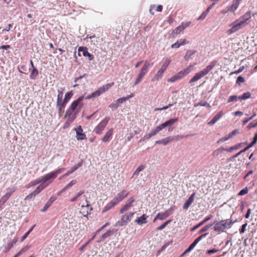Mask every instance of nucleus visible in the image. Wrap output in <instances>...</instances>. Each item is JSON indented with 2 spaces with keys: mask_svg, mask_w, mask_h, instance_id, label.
Returning <instances> with one entry per match:
<instances>
[{
  "mask_svg": "<svg viewBox=\"0 0 257 257\" xmlns=\"http://www.w3.org/2000/svg\"><path fill=\"white\" fill-rule=\"evenodd\" d=\"M250 18L251 13L250 12L246 13L238 19L231 24L230 26H231V28L228 30L226 33L228 35H230L237 31L241 28L244 27L247 24V21H249Z\"/></svg>",
  "mask_w": 257,
  "mask_h": 257,
  "instance_id": "f257e3e1",
  "label": "nucleus"
},
{
  "mask_svg": "<svg viewBox=\"0 0 257 257\" xmlns=\"http://www.w3.org/2000/svg\"><path fill=\"white\" fill-rule=\"evenodd\" d=\"M232 221L230 220H222L220 221H215L214 222L213 229L218 232H222L225 229L229 228L232 224Z\"/></svg>",
  "mask_w": 257,
  "mask_h": 257,
  "instance_id": "f03ea898",
  "label": "nucleus"
},
{
  "mask_svg": "<svg viewBox=\"0 0 257 257\" xmlns=\"http://www.w3.org/2000/svg\"><path fill=\"white\" fill-rule=\"evenodd\" d=\"M214 65L213 64H210L205 69L196 73L190 80L189 83H192L195 82L202 78L205 75H207L209 72V71L212 69V68L214 67Z\"/></svg>",
  "mask_w": 257,
  "mask_h": 257,
  "instance_id": "7ed1b4c3",
  "label": "nucleus"
},
{
  "mask_svg": "<svg viewBox=\"0 0 257 257\" xmlns=\"http://www.w3.org/2000/svg\"><path fill=\"white\" fill-rule=\"evenodd\" d=\"M191 71V68L189 67L184 69L169 79L168 81L170 82H174L176 81H178L189 74Z\"/></svg>",
  "mask_w": 257,
  "mask_h": 257,
  "instance_id": "20e7f679",
  "label": "nucleus"
},
{
  "mask_svg": "<svg viewBox=\"0 0 257 257\" xmlns=\"http://www.w3.org/2000/svg\"><path fill=\"white\" fill-rule=\"evenodd\" d=\"M134 212H130L122 215L120 220H119L115 224V226H125L131 220L132 217L134 215Z\"/></svg>",
  "mask_w": 257,
  "mask_h": 257,
  "instance_id": "39448f33",
  "label": "nucleus"
},
{
  "mask_svg": "<svg viewBox=\"0 0 257 257\" xmlns=\"http://www.w3.org/2000/svg\"><path fill=\"white\" fill-rule=\"evenodd\" d=\"M109 119L110 118L109 117H105L94 128V132L97 134H101L108 123Z\"/></svg>",
  "mask_w": 257,
  "mask_h": 257,
  "instance_id": "423d86ee",
  "label": "nucleus"
},
{
  "mask_svg": "<svg viewBox=\"0 0 257 257\" xmlns=\"http://www.w3.org/2000/svg\"><path fill=\"white\" fill-rule=\"evenodd\" d=\"M41 178L42 181V184L47 185V186L50 184L52 182L53 180L56 178L52 172L46 174Z\"/></svg>",
  "mask_w": 257,
  "mask_h": 257,
  "instance_id": "0eeeda50",
  "label": "nucleus"
},
{
  "mask_svg": "<svg viewBox=\"0 0 257 257\" xmlns=\"http://www.w3.org/2000/svg\"><path fill=\"white\" fill-rule=\"evenodd\" d=\"M84 97L83 96H80L76 100L73 101L70 107L75 110L76 109L77 112H78L80 108H81L82 105V101L83 100Z\"/></svg>",
  "mask_w": 257,
  "mask_h": 257,
  "instance_id": "6e6552de",
  "label": "nucleus"
},
{
  "mask_svg": "<svg viewBox=\"0 0 257 257\" xmlns=\"http://www.w3.org/2000/svg\"><path fill=\"white\" fill-rule=\"evenodd\" d=\"M188 25L187 24H182L181 25L177 27L173 30L172 32L170 35V38H174L178 34H179L182 32Z\"/></svg>",
  "mask_w": 257,
  "mask_h": 257,
  "instance_id": "1a4fd4ad",
  "label": "nucleus"
},
{
  "mask_svg": "<svg viewBox=\"0 0 257 257\" xmlns=\"http://www.w3.org/2000/svg\"><path fill=\"white\" fill-rule=\"evenodd\" d=\"M173 209L170 208L164 213H159L154 220L155 221L157 219L162 220L166 219L172 213Z\"/></svg>",
  "mask_w": 257,
  "mask_h": 257,
  "instance_id": "9d476101",
  "label": "nucleus"
},
{
  "mask_svg": "<svg viewBox=\"0 0 257 257\" xmlns=\"http://www.w3.org/2000/svg\"><path fill=\"white\" fill-rule=\"evenodd\" d=\"M135 200L134 198H131L126 202L125 204L123 207L120 210V213L122 214L124 212L128 210L130 207L132 206L133 203L135 202Z\"/></svg>",
  "mask_w": 257,
  "mask_h": 257,
  "instance_id": "9b49d317",
  "label": "nucleus"
},
{
  "mask_svg": "<svg viewBox=\"0 0 257 257\" xmlns=\"http://www.w3.org/2000/svg\"><path fill=\"white\" fill-rule=\"evenodd\" d=\"M128 194V192L126 190H122L121 192L119 193L113 199L116 202L118 203L120 201L122 200L125 198Z\"/></svg>",
  "mask_w": 257,
  "mask_h": 257,
  "instance_id": "f8f14e48",
  "label": "nucleus"
},
{
  "mask_svg": "<svg viewBox=\"0 0 257 257\" xmlns=\"http://www.w3.org/2000/svg\"><path fill=\"white\" fill-rule=\"evenodd\" d=\"M86 39H89L91 44L95 46H97L99 43L102 41V38L95 37L94 35L90 36H87Z\"/></svg>",
  "mask_w": 257,
  "mask_h": 257,
  "instance_id": "ddd939ff",
  "label": "nucleus"
},
{
  "mask_svg": "<svg viewBox=\"0 0 257 257\" xmlns=\"http://www.w3.org/2000/svg\"><path fill=\"white\" fill-rule=\"evenodd\" d=\"M151 66V64L148 62H146L143 67L142 68L139 76L143 78L145 74L148 72L149 68Z\"/></svg>",
  "mask_w": 257,
  "mask_h": 257,
  "instance_id": "4468645a",
  "label": "nucleus"
},
{
  "mask_svg": "<svg viewBox=\"0 0 257 257\" xmlns=\"http://www.w3.org/2000/svg\"><path fill=\"white\" fill-rule=\"evenodd\" d=\"M75 131L76 133V138L78 140H82L86 138V136L83 133V130L81 126H79L76 128Z\"/></svg>",
  "mask_w": 257,
  "mask_h": 257,
  "instance_id": "2eb2a0df",
  "label": "nucleus"
},
{
  "mask_svg": "<svg viewBox=\"0 0 257 257\" xmlns=\"http://www.w3.org/2000/svg\"><path fill=\"white\" fill-rule=\"evenodd\" d=\"M207 235V233L202 234L199 237H198L195 240L193 241V242L189 246V247L186 250L185 252H189L192 250L195 245L198 243V242L202 239L203 237Z\"/></svg>",
  "mask_w": 257,
  "mask_h": 257,
  "instance_id": "dca6fc26",
  "label": "nucleus"
},
{
  "mask_svg": "<svg viewBox=\"0 0 257 257\" xmlns=\"http://www.w3.org/2000/svg\"><path fill=\"white\" fill-rule=\"evenodd\" d=\"M80 52H82L83 55L88 57L89 60H91L93 59V56L88 52L86 48L80 47L78 48V55L79 56H80Z\"/></svg>",
  "mask_w": 257,
  "mask_h": 257,
  "instance_id": "f3484780",
  "label": "nucleus"
},
{
  "mask_svg": "<svg viewBox=\"0 0 257 257\" xmlns=\"http://www.w3.org/2000/svg\"><path fill=\"white\" fill-rule=\"evenodd\" d=\"M195 195V193H192L191 195L190 196V197L186 200V201L185 202L183 206V208L184 209H187L189 208V207L191 205V204L192 203L194 200Z\"/></svg>",
  "mask_w": 257,
  "mask_h": 257,
  "instance_id": "a211bd4d",
  "label": "nucleus"
},
{
  "mask_svg": "<svg viewBox=\"0 0 257 257\" xmlns=\"http://www.w3.org/2000/svg\"><path fill=\"white\" fill-rule=\"evenodd\" d=\"M177 121H178L177 117L171 118V119H170L169 120L166 121L164 123H163L162 124H160V125H161L162 128L163 129L167 126H171Z\"/></svg>",
  "mask_w": 257,
  "mask_h": 257,
  "instance_id": "6ab92c4d",
  "label": "nucleus"
},
{
  "mask_svg": "<svg viewBox=\"0 0 257 257\" xmlns=\"http://www.w3.org/2000/svg\"><path fill=\"white\" fill-rule=\"evenodd\" d=\"M223 115L222 111H220L218 112L214 117L208 122L209 125H213L217 120H218Z\"/></svg>",
  "mask_w": 257,
  "mask_h": 257,
  "instance_id": "aec40b11",
  "label": "nucleus"
},
{
  "mask_svg": "<svg viewBox=\"0 0 257 257\" xmlns=\"http://www.w3.org/2000/svg\"><path fill=\"white\" fill-rule=\"evenodd\" d=\"M241 1L242 0H233L232 4L229 7L228 11L232 12H235L238 8Z\"/></svg>",
  "mask_w": 257,
  "mask_h": 257,
  "instance_id": "412c9836",
  "label": "nucleus"
},
{
  "mask_svg": "<svg viewBox=\"0 0 257 257\" xmlns=\"http://www.w3.org/2000/svg\"><path fill=\"white\" fill-rule=\"evenodd\" d=\"M148 218V216L146 214H143L141 217H138L137 219L135 220V222L137 223L139 225H142L143 224H145L147 222V219Z\"/></svg>",
  "mask_w": 257,
  "mask_h": 257,
  "instance_id": "4be33fe9",
  "label": "nucleus"
},
{
  "mask_svg": "<svg viewBox=\"0 0 257 257\" xmlns=\"http://www.w3.org/2000/svg\"><path fill=\"white\" fill-rule=\"evenodd\" d=\"M173 140H174L173 137H167L166 138H165V139H162V140H160L157 141L156 142V144H162L164 145H166L168 144H169V143H171V142H172Z\"/></svg>",
  "mask_w": 257,
  "mask_h": 257,
  "instance_id": "5701e85b",
  "label": "nucleus"
},
{
  "mask_svg": "<svg viewBox=\"0 0 257 257\" xmlns=\"http://www.w3.org/2000/svg\"><path fill=\"white\" fill-rule=\"evenodd\" d=\"M112 134L113 130L111 128L106 133L104 137L101 139V141L103 142H108L111 139Z\"/></svg>",
  "mask_w": 257,
  "mask_h": 257,
  "instance_id": "b1692460",
  "label": "nucleus"
},
{
  "mask_svg": "<svg viewBox=\"0 0 257 257\" xmlns=\"http://www.w3.org/2000/svg\"><path fill=\"white\" fill-rule=\"evenodd\" d=\"M82 165V161L79 163L78 164L74 165L69 171L62 176L63 178L66 177L72 174L73 172L76 171L79 167Z\"/></svg>",
  "mask_w": 257,
  "mask_h": 257,
  "instance_id": "393cba45",
  "label": "nucleus"
},
{
  "mask_svg": "<svg viewBox=\"0 0 257 257\" xmlns=\"http://www.w3.org/2000/svg\"><path fill=\"white\" fill-rule=\"evenodd\" d=\"M113 233V230H108L105 233L103 234L97 240L98 242H101L105 238L110 236Z\"/></svg>",
  "mask_w": 257,
  "mask_h": 257,
  "instance_id": "a878e982",
  "label": "nucleus"
},
{
  "mask_svg": "<svg viewBox=\"0 0 257 257\" xmlns=\"http://www.w3.org/2000/svg\"><path fill=\"white\" fill-rule=\"evenodd\" d=\"M186 43H188V42H186V39H181L179 41H177V42L171 45V47L172 48H178L180 46L183 45Z\"/></svg>",
  "mask_w": 257,
  "mask_h": 257,
  "instance_id": "bb28decb",
  "label": "nucleus"
},
{
  "mask_svg": "<svg viewBox=\"0 0 257 257\" xmlns=\"http://www.w3.org/2000/svg\"><path fill=\"white\" fill-rule=\"evenodd\" d=\"M165 70L160 68L156 73V74L154 76V77L152 78V81H155L157 80H159L161 79L163 76V74Z\"/></svg>",
  "mask_w": 257,
  "mask_h": 257,
  "instance_id": "cd10ccee",
  "label": "nucleus"
},
{
  "mask_svg": "<svg viewBox=\"0 0 257 257\" xmlns=\"http://www.w3.org/2000/svg\"><path fill=\"white\" fill-rule=\"evenodd\" d=\"M116 202L113 199L108 204H107L104 208L102 212H105L116 205Z\"/></svg>",
  "mask_w": 257,
  "mask_h": 257,
  "instance_id": "c85d7f7f",
  "label": "nucleus"
},
{
  "mask_svg": "<svg viewBox=\"0 0 257 257\" xmlns=\"http://www.w3.org/2000/svg\"><path fill=\"white\" fill-rule=\"evenodd\" d=\"M30 71H31V75L30 76V79H35L38 75V71L35 68H30Z\"/></svg>",
  "mask_w": 257,
  "mask_h": 257,
  "instance_id": "c756f323",
  "label": "nucleus"
},
{
  "mask_svg": "<svg viewBox=\"0 0 257 257\" xmlns=\"http://www.w3.org/2000/svg\"><path fill=\"white\" fill-rule=\"evenodd\" d=\"M144 169L145 166L144 165L140 166L134 173L132 178H134L135 179H137L139 175L140 172L143 171Z\"/></svg>",
  "mask_w": 257,
  "mask_h": 257,
  "instance_id": "7c9ffc66",
  "label": "nucleus"
},
{
  "mask_svg": "<svg viewBox=\"0 0 257 257\" xmlns=\"http://www.w3.org/2000/svg\"><path fill=\"white\" fill-rule=\"evenodd\" d=\"M47 187V185H45L44 184H42L40 186H39L36 189L32 192V195H37L42 190H43L45 187Z\"/></svg>",
  "mask_w": 257,
  "mask_h": 257,
  "instance_id": "2f4dec72",
  "label": "nucleus"
},
{
  "mask_svg": "<svg viewBox=\"0 0 257 257\" xmlns=\"http://www.w3.org/2000/svg\"><path fill=\"white\" fill-rule=\"evenodd\" d=\"M224 150L225 148L222 147H220L213 152L212 156L214 157H216L218 156L220 154H221L223 151H224Z\"/></svg>",
  "mask_w": 257,
  "mask_h": 257,
  "instance_id": "473e14b6",
  "label": "nucleus"
},
{
  "mask_svg": "<svg viewBox=\"0 0 257 257\" xmlns=\"http://www.w3.org/2000/svg\"><path fill=\"white\" fill-rule=\"evenodd\" d=\"M18 238H14L12 241L9 242L7 246L6 247L5 250V252H7L9 251V250L13 247L14 245L18 241Z\"/></svg>",
  "mask_w": 257,
  "mask_h": 257,
  "instance_id": "72a5a7b5",
  "label": "nucleus"
},
{
  "mask_svg": "<svg viewBox=\"0 0 257 257\" xmlns=\"http://www.w3.org/2000/svg\"><path fill=\"white\" fill-rule=\"evenodd\" d=\"M113 85V83L107 84L105 85H103L102 86L100 87L98 89L101 91V92L102 93L104 92L105 91H107L109 89V88H110L112 85Z\"/></svg>",
  "mask_w": 257,
  "mask_h": 257,
  "instance_id": "f704fd0d",
  "label": "nucleus"
},
{
  "mask_svg": "<svg viewBox=\"0 0 257 257\" xmlns=\"http://www.w3.org/2000/svg\"><path fill=\"white\" fill-rule=\"evenodd\" d=\"M102 93L98 89L96 91H94V92L92 93L91 94L88 95L86 97V99H89L93 97H96L98 96H99Z\"/></svg>",
  "mask_w": 257,
  "mask_h": 257,
  "instance_id": "c9c22d12",
  "label": "nucleus"
},
{
  "mask_svg": "<svg viewBox=\"0 0 257 257\" xmlns=\"http://www.w3.org/2000/svg\"><path fill=\"white\" fill-rule=\"evenodd\" d=\"M102 93L98 89L96 91H94V92L92 93L91 94L88 95L86 97V99H89L93 97H96L98 96H99Z\"/></svg>",
  "mask_w": 257,
  "mask_h": 257,
  "instance_id": "e433bc0d",
  "label": "nucleus"
},
{
  "mask_svg": "<svg viewBox=\"0 0 257 257\" xmlns=\"http://www.w3.org/2000/svg\"><path fill=\"white\" fill-rule=\"evenodd\" d=\"M74 110L73 109H72L70 107L69 109L66 111V115H65V117H66L67 116H75V117H76V114L78 112H77V111L74 112Z\"/></svg>",
  "mask_w": 257,
  "mask_h": 257,
  "instance_id": "4c0bfd02",
  "label": "nucleus"
},
{
  "mask_svg": "<svg viewBox=\"0 0 257 257\" xmlns=\"http://www.w3.org/2000/svg\"><path fill=\"white\" fill-rule=\"evenodd\" d=\"M15 187L13 186L12 187H10L7 189V192L5 195L9 196V197L10 198L12 194L15 191Z\"/></svg>",
  "mask_w": 257,
  "mask_h": 257,
  "instance_id": "58836bf2",
  "label": "nucleus"
},
{
  "mask_svg": "<svg viewBox=\"0 0 257 257\" xmlns=\"http://www.w3.org/2000/svg\"><path fill=\"white\" fill-rule=\"evenodd\" d=\"M251 96V94L249 92L244 93L242 95L239 96V100L242 101L249 98Z\"/></svg>",
  "mask_w": 257,
  "mask_h": 257,
  "instance_id": "ea45409f",
  "label": "nucleus"
},
{
  "mask_svg": "<svg viewBox=\"0 0 257 257\" xmlns=\"http://www.w3.org/2000/svg\"><path fill=\"white\" fill-rule=\"evenodd\" d=\"M198 106H206L208 107H211L210 105L206 101H200L194 104L195 107H197Z\"/></svg>",
  "mask_w": 257,
  "mask_h": 257,
  "instance_id": "a19ab883",
  "label": "nucleus"
},
{
  "mask_svg": "<svg viewBox=\"0 0 257 257\" xmlns=\"http://www.w3.org/2000/svg\"><path fill=\"white\" fill-rule=\"evenodd\" d=\"M170 62H171V60L169 59L166 58L165 59L163 64L161 66V68L165 71L166 69H167V67L170 63Z\"/></svg>",
  "mask_w": 257,
  "mask_h": 257,
  "instance_id": "79ce46f5",
  "label": "nucleus"
},
{
  "mask_svg": "<svg viewBox=\"0 0 257 257\" xmlns=\"http://www.w3.org/2000/svg\"><path fill=\"white\" fill-rule=\"evenodd\" d=\"M81 207L83 208H86V214H83V216L84 217H86L88 214V212L89 211H90L91 210H92V208L91 207V206L88 204L87 203L86 205H81Z\"/></svg>",
  "mask_w": 257,
  "mask_h": 257,
  "instance_id": "37998d69",
  "label": "nucleus"
},
{
  "mask_svg": "<svg viewBox=\"0 0 257 257\" xmlns=\"http://www.w3.org/2000/svg\"><path fill=\"white\" fill-rule=\"evenodd\" d=\"M195 53V51L193 50H189L187 52L185 58L186 59H189L191 58L192 56H193Z\"/></svg>",
  "mask_w": 257,
  "mask_h": 257,
  "instance_id": "c03bdc74",
  "label": "nucleus"
},
{
  "mask_svg": "<svg viewBox=\"0 0 257 257\" xmlns=\"http://www.w3.org/2000/svg\"><path fill=\"white\" fill-rule=\"evenodd\" d=\"M76 183L75 180L71 181L68 184H67L61 191V192H64L66 191L67 189L71 187L73 185H74Z\"/></svg>",
  "mask_w": 257,
  "mask_h": 257,
  "instance_id": "a18cd8bd",
  "label": "nucleus"
},
{
  "mask_svg": "<svg viewBox=\"0 0 257 257\" xmlns=\"http://www.w3.org/2000/svg\"><path fill=\"white\" fill-rule=\"evenodd\" d=\"M9 199V196L5 195L0 200V208L5 203V202Z\"/></svg>",
  "mask_w": 257,
  "mask_h": 257,
  "instance_id": "49530a36",
  "label": "nucleus"
},
{
  "mask_svg": "<svg viewBox=\"0 0 257 257\" xmlns=\"http://www.w3.org/2000/svg\"><path fill=\"white\" fill-rule=\"evenodd\" d=\"M237 99L239 100V96H237L236 95H231L228 97L227 102H231L233 101H236Z\"/></svg>",
  "mask_w": 257,
  "mask_h": 257,
  "instance_id": "de8ad7c7",
  "label": "nucleus"
},
{
  "mask_svg": "<svg viewBox=\"0 0 257 257\" xmlns=\"http://www.w3.org/2000/svg\"><path fill=\"white\" fill-rule=\"evenodd\" d=\"M67 117H68V118L67 121L66 122L64 125V127H65L67 125H69L70 123H71L76 118L75 116H69Z\"/></svg>",
  "mask_w": 257,
  "mask_h": 257,
  "instance_id": "09e8293b",
  "label": "nucleus"
},
{
  "mask_svg": "<svg viewBox=\"0 0 257 257\" xmlns=\"http://www.w3.org/2000/svg\"><path fill=\"white\" fill-rule=\"evenodd\" d=\"M162 130L161 125H159L157 127V128H156L154 130H153L150 133L151 134V135L154 136L155 135H156L158 132H159L160 131H161Z\"/></svg>",
  "mask_w": 257,
  "mask_h": 257,
  "instance_id": "8fccbe9b",
  "label": "nucleus"
},
{
  "mask_svg": "<svg viewBox=\"0 0 257 257\" xmlns=\"http://www.w3.org/2000/svg\"><path fill=\"white\" fill-rule=\"evenodd\" d=\"M256 115V113L255 112H254L253 113V114L250 116L249 118H246L245 119V120H244L242 122V124L244 125H245L246 123H247L249 120H251L252 119H253Z\"/></svg>",
  "mask_w": 257,
  "mask_h": 257,
  "instance_id": "3c124183",
  "label": "nucleus"
},
{
  "mask_svg": "<svg viewBox=\"0 0 257 257\" xmlns=\"http://www.w3.org/2000/svg\"><path fill=\"white\" fill-rule=\"evenodd\" d=\"M171 221V220H169L167 221H166L165 223H164L162 225L158 227L157 229L158 230H161L163 229Z\"/></svg>",
  "mask_w": 257,
  "mask_h": 257,
  "instance_id": "603ef678",
  "label": "nucleus"
},
{
  "mask_svg": "<svg viewBox=\"0 0 257 257\" xmlns=\"http://www.w3.org/2000/svg\"><path fill=\"white\" fill-rule=\"evenodd\" d=\"M212 224H208L206 226H205L204 227H203L200 231H199V233H203L204 232H205L207 230H208L211 226H212Z\"/></svg>",
  "mask_w": 257,
  "mask_h": 257,
  "instance_id": "864d4df0",
  "label": "nucleus"
},
{
  "mask_svg": "<svg viewBox=\"0 0 257 257\" xmlns=\"http://www.w3.org/2000/svg\"><path fill=\"white\" fill-rule=\"evenodd\" d=\"M153 136L151 135V134L150 133L149 134H146V135H145L144 136L143 138H142L140 140V142H144L145 141H146V140H148L149 139H150V138L152 137Z\"/></svg>",
  "mask_w": 257,
  "mask_h": 257,
  "instance_id": "5fc2aeb1",
  "label": "nucleus"
},
{
  "mask_svg": "<svg viewBox=\"0 0 257 257\" xmlns=\"http://www.w3.org/2000/svg\"><path fill=\"white\" fill-rule=\"evenodd\" d=\"M64 170V168H60L57 170L55 171L52 172L53 175L55 176V178L57 177V175L61 173H62Z\"/></svg>",
  "mask_w": 257,
  "mask_h": 257,
  "instance_id": "6e6d98bb",
  "label": "nucleus"
},
{
  "mask_svg": "<svg viewBox=\"0 0 257 257\" xmlns=\"http://www.w3.org/2000/svg\"><path fill=\"white\" fill-rule=\"evenodd\" d=\"M248 193V189L247 187L242 189L238 194L239 196H242Z\"/></svg>",
  "mask_w": 257,
  "mask_h": 257,
  "instance_id": "4d7b16f0",
  "label": "nucleus"
},
{
  "mask_svg": "<svg viewBox=\"0 0 257 257\" xmlns=\"http://www.w3.org/2000/svg\"><path fill=\"white\" fill-rule=\"evenodd\" d=\"M72 96V93L71 92H67L65 94L64 99L67 102L71 99Z\"/></svg>",
  "mask_w": 257,
  "mask_h": 257,
  "instance_id": "13d9d810",
  "label": "nucleus"
},
{
  "mask_svg": "<svg viewBox=\"0 0 257 257\" xmlns=\"http://www.w3.org/2000/svg\"><path fill=\"white\" fill-rule=\"evenodd\" d=\"M40 183H42V179H41V178H39L36 180H35V181H34L33 182H32L31 184V186H35Z\"/></svg>",
  "mask_w": 257,
  "mask_h": 257,
  "instance_id": "bf43d9fd",
  "label": "nucleus"
},
{
  "mask_svg": "<svg viewBox=\"0 0 257 257\" xmlns=\"http://www.w3.org/2000/svg\"><path fill=\"white\" fill-rule=\"evenodd\" d=\"M208 12L205 11L199 17L198 20H202L205 18L208 14Z\"/></svg>",
  "mask_w": 257,
  "mask_h": 257,
  "instance_id": "052dcab7",
  "label": "nucleus"
},
{
  "mask_svg": "<svg viewBox=\"0 0 257 257\" xmlns=\"http://www.w3.org/2000/svg\"><path fill=\"white\" fill-rule=\"evenodd\" d=\"M230 138H231L230 137H229V135H228V136H225L223 138H221L220 139H219L218 141H217V143H222L223 142H225L227 140H228V139H229Z\"/></svg>",
  "mask_w": 257,
  "mask_h": 257,
  "instance_id": "680f3d73",
  "label": "nucleus"
},
{
  "mask_svg": "<svg viewBox=\"0 0 257 257\" xmlns=\"http://www.w3.org/2000/svg\"><path fill=\"white\" fill-rule=\"evenodd\" d=\"M118 105L117 103H116V102L114 103H111L109 105V107L110 108H111L113 110L116 109L118 107Z\"/></svg>",
  "mask_w": 257,
  "mask_h": 257,
  "instance_id": "e2e57ef3",
  "label": "nucleus"
},
{
  "mask_svg": "<svg viewBox=\"0 0 257 257\" xmlns=\"http://www.w3.org/2000/svg\"><path fill=\"white\" fill-rule=\"evenodd\" d=\"M58 94L57 95V100L58 101H60V100L62 99L63 96V93L61 91H58Z\"/></svg>",
  "mask_w": 257,
  "mask_h": 257,
  "instance_id": "0e129e2a",
  "label": "nucleus"
},
{
  "mask_svg": "<svg viewBox=\"0 0 257 257\" xmlns=\"http://www.w3.org/2000/svg\"><path fill=\"white\" fill-rule=\"evenodd\" d=\"M244 81V79L242 77L239 76L237 77L236 82L239 85H240V83H243Z\"/></svg>",
  "mask_w": 257,
  "mask_h": 257,
  "instance_id": "69168bd1",
  "label": "nucleus"
},
{
  "mask_svg": "<svg viewBox=\"0 0 257 257\" xmlns=\"http://www.w3.org/2000/svg\"><path fill=\"white\" fill-rule=\"evenodd\" d=\"M51 205L50 204L47 202L44 207L41 209V211L45 212Z\"/></svg>",
  "mask_w": 257,
  "mask_h": 257,
  "instance_id": "338daca9",
  "label": "nucleus"
},
{
  "mask_svg": "<svg viewBox=\"0 0 257 257\" xmlns=\"http://www.w3.org/2000/svg\"><path fill=\"white\" fill-rule=\"evenodd\" d=\"M126 101V99L124 97L120 98L116 100V102L118 104L119 103H122Z\"/></svg>",
  "mask_w": 257,
  "mask_h": 257,
  "instance_id": "774afa93",
  "label": "nucleus"
}]
</instances>
